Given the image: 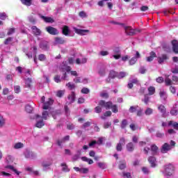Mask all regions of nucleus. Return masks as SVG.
I'll return each instance as SVG.
<instances>
[{"label":"nucleus","instance_id":"1","mask_svg":"<svg viewBox=\"0 0 178 178\" xmlns=\"http://www.w3.org/2000/svg\"><path fill=\"white\" fill-rule=\"evenodd\" d=\"M163 173L167 177H170L175 173V165L170 163L164 165Z\"/></svg>","mask_w":178,"mask_h":178},{"label":"nucleus","instance_id":"2","mask_svg":"<svg viewBox=\"0 0 178 178\" xmlns=\"http://www.w3.org/2000/svg\"><path fill=\"white\" fill-rule=\"evenodd\" d=\"M35 119L36 120V127L38 129H41L43 126H45V123H44V120L41 118V115L36 114L35 115Z\"/></svg>","mask_w":178,"mask_h":178},{"label":"nucleus","instance_id":"3","mask_svg":"<svg viewBox=\"0 0 178 178\" xmlns=\"http://www.w3.org/2000/svg\"><path fill=\"white\" fill-rule=\"evenodd\" d=\"M125 34L127 35L133 36L136 35V29H134L131 26H123Z\"/></svg>","mask_w":178,"mask_h":178},{"label":"nucleus","instance_id":"4","mask_svg":"<svg viewBox=\"0 0 178 178\" xmlns=\"http://www.w3.org/2000/svg\"><path fill=\"white\" fill-rule=\"evenodd\" d=\"M126 144V139L123 137L120 138L119 143L116 145V151L118 152H121V151L123 149V145Z\"/></svg>","mask_w":178,"mask_h":178},{"label":"nucleus","instance_id":"5","mask_svg":"<svg viewBox=\"0 0 178 178\" xmlns=\"http://www.w3.org/2000/svg\"><path fill=\"white\" fill-rule=\"evenodd\" d=\"M99 106H102V108H105V109H111L112 106V102H106L105 100H100L98 104Z\"/></svg>","mask_w":178,"mask_h":178},{"label":"nucleus","instance_id":"6","mask_svg":"<svg viewBox=\"0 0 178 178\" xmlns=\"http://www.w3.org/2000/svg\"><path fill=\"white\" fill-rule=\"evenodd\" d=\"M51 105H54V99L52 98H49L43 104L42 109L47 111L51 109Z\"/></svg>","mask_w":178,"mask_h":178},{"label":"nucleus","instance_id":"7","mask_svg":"<svg viewBox=\"0 0 178 178\" xmlns=\"http://www.w3.org/2000/svg\"><path fill=\"white\" fill-rule=\"evenodd\" d=\"M46 31L49 33V34H51V35H58V34H59L58 29L52 26L46 27Z\"/></svg>","mask_w":178,"mask_h":178},{"label":"nucleus","instance_id":"8","mask_svg":"<svg viewBox=\"0 0 178 178\" xmlns=\"http://www.w3.org/2000/svg\"><path fill=\"white\" fill-rule=\"evenodd\" d=\"M172 149V147L169 143H164L161 148V154H166L168 151H170Z\"/></svg>","mask_w":178,"mask_h":178},{"label":"nucleus","instance_id":"9","mask_svg":"<svg viewBox=\"0 0 178 178\" xmlns=\"http://www.w3.org/2000/svg\"><path fill=\"white\" fill-rule=\"evenodd\" d=\"M157 108L159 113L162 114V117L166 118V107L163 104H158Z\"/></svg>","mask_w":178,"mask_h":178},{"label":"nucleus","instance_id":"10","mask_svg":"<svg viewBox=\"0 0 178 178\" xmlns=\"http://www.w3.org/2000/svg\"><path fill=\"white\" fill-rule=\"evenodd\" d=\"M133 84H136V86H138L140 84V81L137 78L133 79L130 81V83H129L127 85L128 88L131 90V88H133L134 87Z\"/></svg>","mask_w":178,"mask_h":178},{"label":"nucleus","instance_id":"11","mask_svg":"<svg viewBox=\"0 0 178 178\" xmlns=\"http://www.w3.org/2000/svg\"><path fill=\"white\" fill-rule=\"evenodd\" d=\"M148 162L150 163L151 168H155L156 166V159L155 156H149L148 158Z\"/></svg>","mask_w":178,"mask_h":178},{"label":"nucleus","instance_id":"12","mask_svg":"<svg viewBox=\"0 0 178 178\" xmlns=\"http://www.w3.org/2000/svg\"><path fill=\"white\" fill-rule=\"evenodd\" d=\"M74 31L76 34H79V35H84L85 33H90V30L87 29H79L77 28L74 29Z\"/></svg>","mask_w":178,"mask_h":178},{"label":"nucleus","instance_id":"13","mask_svg":"<svg viewBox=\"0 0 178 178\" xmlns=\"http://www.w3.org/2000/svg\"><path fill=\"white\" fill-rule=\"evenodd\" d=\"M172 50L175 54H178V42L176 40L172 41Z\"/></svg>","mask_w":178,"mask_h":178},{"label":"nucleus","instance_id":"14","mask_svg":"<svg viewBox=\"0 0 178 178\" xmlns=\"http://www.w3.org/2000/svg\"><path fill=\"white\" fill-rule=\"evenodd\" d=\"M68 100L70 101V104H73L74 101H76V93L74 92H71V94H70L67 96Z\"/></svg>","mask_w":178,"mask_h":178},{"label":"nucleus","instance_id":"15","mask_svg":"<svg viewBox=\"0 0 178 178\" xmlns=\"http://www.w3.org/2000/svg\"><path fill=\"white\" fill-rule=\"evenodd\" d=\"M31 30L33 34H34L35 35H41V30H40V29H38L36 26H33L31 27Z\"/></svg>","mask_w":178,"mask_h":178},{"label":"nucleus","instance_id":"16","mask_svg":"<svg viewBox=\"0 0 178 178\" xmlns=\"http://www.w3.org/2000/svg\"><path fill=\"white\" fill-rule=\"evenodd\" d=\"M149 55L150 56L146 58L147 62H152V60H154V58H156V53H155V51H151Z\"/></svg>","mask_w":178,"mask_h":178},{"label":"nucleus","instance_id":"17","mask_svg":"<svg viewBox=\"0 0 178 178\" xmlns=\"http://www.w3.org/2000/svg\"><path fill=\"white\" fill-rule=\"evenodd\" d=\"M40 47L41 48V49H43V51H47L48 50V49L49 48L48 47V42H41L40 44Z\"/></svg>","mask_w":178,"mask_h":178},{"label":"nucleus","instance_id":"18","mask_svg":"<svg viewBox=\"0 0 178 178\" xmlns=\"http://www.w3.org/2000/svg\"><path fill=\"white\" fill-rule=\"evenodd\" d=\"M40 17L44 20L46 23H54V22H55L51 17H45L44 15H41Z\"/></svg>","mask_w":178,"mask_h":178},{"label":"nucleus","instance_id":"19","mask_svg":"<svg viewBox=\"0 0 178 178\" xmlns=\"http://www.w3.org/2000/svg\"><path fill=\"white\" fill-rule=\"evenodd\" d=\"M159 60L158 63L161 65L165 62V60H167L168 56L166 54H163L161 57L158 58Z\"/></svg>","mask_w":178,"mask_h":178},{"label":"nucleus","instance_id":"20","mask_svg":"<svg viewBox=\"0 0 178 178\" xmlns=\"http://www.w3.org/2000/svg\"><path fill=\"white\" fill-rule=\"evenodd\" d=\"M60 166L63 167V168H62L63 172H65V173H67V172H70V169L67 166V164H66L65 163H62L60 164Z\"/></svg>","mask_w":178,"mask_h":178},{"label":"nucleus","instance_id":"21","mask_svg":"<svg viewBox=\"0 0 178 178\" xmlns=\"http://www.w3.org/2000/svg\"><path fill=\"white\" fill-rule=\"evenodd\" d=\"M127 151H129V152H133V151H134V144H133V143H129L127 145Z\"/></svg>","mask_w":178,"mask_h":178},{"label":"nucleus","instance_id":"22","mask_svg":"<svg viewBox=\"0 0 178 178\" xmlns=\"http://www.w3.org/2000/svg\"><path fill=\"white\" fill-rule=\"evenodd\" d=\"M25 157L29 159H34V158H35V154H34V153L32 152H27L25 154Z\"/></svg>","mask_w":178,"mask_h":178},{"label":"nucleus","instance_id":"23","mask_svg":"<svg viewBox=\"0 0 178 178\" xmlns=\"http://www.w3.org/2000/svg\"><path fill=\"white\" fill-rule=\"evenodd\" d=\"M5 169H10V170H13V172H15L16 173V175H17V176H19V175H20V172L17 171V170H16L15 168V167H13V165H6Z\"/></svg>","mask_w":178,"mask_h":178},{"label":"nucleus","instance_id":"24","mask_svg":"<svg viewBox=\"0 0 178 178\" xmlns=\"http://www.w3.org/2000/svg\"><path fill=\"white\" fill-rule=\"evenodd\" d=\"M72 70V68L70 67V66H67V65H63L61 67H60V72H69Z\"/></svg>","mask_w":178,"mask_h":178},{"label":"nucleus","instance_id":"25","mask_svg":"<svg viewBox=\"0 0 178 178\" xmlns=\"http://www.w3.org/2000/svg\"><path fill=\"white\" fill-rule=\"evenodd\" d=\"M159 148L156 145H152L151 146V151L152 152V155H156V153L158 152V150Z\"/></svg>","mask_w":178,"mask_h":178},{"label":"nucleus","instance_id":"26","mask_svg":"<svg viewBox=\"0 0 178 178\" xmlns=\"http://www.w3.org/2000/svg\"><path fill=\"white\" fill-rule=\"evenodd\" d=\"M22 5H25V6H31L33 3V0H20Z\"/></svg>","mask_w":178,"mask_h":178},{"label":"nucleus","instance_id":"27","mask_svg":"<svg viewBox=\"0 0 178 178\" xmlns=\"http://www.w3.org/2000/svg\"><path fill=\"white\" fill-rule=\"evenodd\" d=\"M138 110V106H131L129 108V113H136V112H137Z\"/></svg>","mask_w":178,"mask_h":178},{"label":"nucleus","instance_id":"28","mask_svg":"<svg viewBox=\"0 0 178 178\" xmlns=\"http://www.w3.org/2000/svg\"><path fill=\"white\" fill-rule=\"evenodd\" d=\"M70 30H69V26L65 25L63 27V35H69V33H70Z\"/></svg>","mask_w":178,"mask_h":178},{"label":"nucleus","instance_id":"29","mask_svg":"<svg viewBox=\"0 0 178 178\" xmlns=\"http://www.w3.org/2000/svg\"><path fill=\"white\" fill-rule=\"evenodd\" d=\"M116 77L118 78V72L113 70L110 71L108 79H115Z\"/></svg>","mask_w":178,"mask_h":178},{"label":"nucleus","instance_id":"30","mask_svg":"<svg viewBox=\"0 0 178 178\" xmlns=\"http://www.w3.org/2000/svg\"><path fill=\"white\" fill-rule=\"evenodd\" d=\"M51 165H52V162H51V161H42V166L44 169H47V168H49V166H51Z\"/></svg>","mask_w":178,"mask_h":178},{"label":"nucleus","instance_id":"31","mask_svg":"<svg viewBox=\"0 0 178 178\" xmlns=\"http://www.w3.org/2000/svg\"><path fill=\"white\" fill-rule=\"evenodd\" d=\"M48 116H49V113L47 111H44L42 113V120H48Z\"/></svg>","mask_w":178,"mask_h":178},{"label":"nucleus","instance_id":"32","mask_svg":"<svg viewBox=\"0 0 178 178\" xmlns=\"http://www.w3.org/2000/svg\"><path fill=\"white\" fill-rule=\"evenodd\" d=\"M110 109L112 110V112H113V113H118V112H119V109L118 108V105L113 104V103H112Z\"/></svg>","mask_w":178,"mask_h":178},{"label":"nucleus","instance_id":"33","mask_svg":"<svg viewBox=\"0 0 178 178\" xmlns=\"http://www.w3.org/2000/svg\"><path fill=\"white\" fill-rule=\"evenodd\" d=\"M6 162L8 165L13 163V157L11 155H8L6 158Z\"/></svg>","mask_w":178,"mask_h":178},{"label":"nucleus","instance_id":"34","mask_svg":"<svg viewBox=\"0 0 178 178\" xmlns=\"http://www.w3.org/2000/svg\"><path fill=\"white\" fill-rule=\"evenodd\" d=\"M170 113L172 116H177L178 109L176 108V107H174L170 110Z\"/></svg>","mask_w":178,"mask_h":178},{"label":"nucleus","instance_id":"35","mask_svg":"<svg viewBox=\"0 0 178 178\" xmlns=\"http://www.w3.org/2000/svg\"><path fill=\"white\" fill-rule=\"evenodd\" d=\"M66 87H67V88L72 91V90H75L76 88V85L74 83H72L70 82H68L67 84H66Z\"/></svg>","mask_w":178,"mask_h":178},{"label":"nucleus","instance_id":"36","mask_svg":"<svg viewBox=\"0 0 178 178\" xmlns=\"http://www.w3.org/2000/svg\"><path fill=\"white\" fill-rule=\"evenodd\" d=\"M147 90L149 92L147 95H154L155 94V87L149 86Z\"/></svg>","mask_w":178,"mask_h":178},{"label":"nucleus","instance_id":"37","mask_svg":"<svg viewBox=\"0 0 178 178\" xmlns=\"http://www.w3.org/2000/svg\"><path fill=\"white\" fill-rule=\"evenodd\" d=\"M159 95L161 98H162V99H163L164 101H166V99H168V95H166V92L165 91H161L159 92Z\"/></svg>","mask_w":178,"mask_h":178},{"label":"nucleus","instance_id":"38","mask_svg":"<svg viewBox=\"0 0 178 178\" xmlns=\"http://www.w3.org/2000/svg\"><path fill=\"white\" fill-rule=\"evenodd\" d=\"M154 113V110L151 108H147L145 111V114L147 116H149L150 115H152Z\"/></svg>","mask_w":178,"mask_h":178},{"label":"nucleus","instance_id":"39","mask_svg":"<svg viewBox=\"0 0 178 178\" xmlns=\"http://www.w3.org/2000/svg\"><path fill=\"white\" fill-rule=\"evenodd\" d=\"M51 114L54 119H56V116H58V115H60V111L59 110L53 111L51 112Z\"/></svg>","mask_w":178,"mask_h":178},{"label":"nucleus","instance_id":"40","mask_svg":"<svg viewBox=\"0 0 178 178\" xmlns=\"http://www.w3.org/2000/svg\"><path fill=\"white\" fill-rule=\"evenodd\" d=\"M55 41L56 44H65L66 41L63 40V38H56Z\"/></svg>","mask_w":178,"mask_h":178},{"label":"nucleus","instance_id":"41","mask_svg":"<svg viewBox=\"0 0 178 178\" xmlns=\"http://www.w3.org/2000/svg\"><path fill=\"white\" fill-rule=\"evenodd\" d=\"M168 126H172L175 130H178V123L173 121H170L168 122Z\"/></svg>","mask_w":178,"mask_h":178},{"label":"nucleus","instance_id":"42","mask_svg":"<svg viewBox=\"0 0 178 178\" xmlns=\"http://www.w3.org/2000/svg\"><path fill=\"white\" fill-rule=\"evenodd\" d=\"M127 76V74L124 72H120V73H118L117 79H124V77H126Z\"/></svg>","mask_w":178,"mask_h":178},{"label":"nucleus","instance_id":"43","mask_svg":"<svg viewBox=\"0 0 178 178\" xmlns=\"http://www.w3.org/2000/svg\"><path fill=\"white\" fill-rule=\"evenodd\" d=\"M31 83H32L31 79L28 78L27 79H26L25 81L26 87H27L28 88H30L31 87Z\"/></svg>","mask_w":178,"mask_h":178},{"label":"nucleus","instance_id":"44","mask_svg":"<svg viewBox=\"0 0 178 178\" xmlns=\"http://www.w3.org/2000/svg\"><path fill=\"white\" fill-rule=\"evenodd\" d=\"M137 62V58L136 57H132L129 61V64L130 65V66H133V65H136Z\"/></svg>","mask_w":178,"mask_h":178},{"label":"nucleus","instance_id":"45","mask_svg":"<svg viewBox=\"0 0 178 178\" xmlns=\"http://www.w3.org/2000/svg\"><path fill=\"white\" fill-rule=\"evenodd\" d=\"M23 147H24V145L22 143H17L14 145V148L15 149H19V148H23Z\"/></svg>","mask_w":178,"mask_h":178},{"label":"nucleus","instance_id":"46","mask_svg":"<svg viewBox=\"0 0 178 178\" xmlns=\"http://www.w3.org/2000/svg\"><path fill=\"white\" fill-rule=\"evenodd\" d=\"M129 128L131 129V130L132 131H136V130H137V129H138V126L134 123H131L130 125H129Z\"/></svg>","mask_w":178,"mask_h":178},{"label":"nucleus","instance_id":"47","mask_svg":"<svg viewBox=\"0 0 178 178\" xmlns=\"http://www.w3.org/2000/svg\"><path fill=\"white\" fill-rule=\"evenodd\" d=\"M165 86H172L173 84V81H171L169 78L165 79Z\"/></svg>","mask_w":178,"mask_h":178},{"label":"nucleus","instance_id":"48","mask_svg":"<svg viewBox=\"0 0 178 178\" xmlns=\"http://www.w3.org/2000/svg\"><path fill=\"white\" fill-rule=\"evenodd\" d=\"M127 124H128L127 120L126 119L122 120L121 122V129H126V126H127Z\"/></svg>","mask_w":178,"mask_h":178},{"label":"nucleus","instance_id":"49","mask_svg":"<svg viewBox=\"0 0 178 178\" xmlns=\"http://www.w3.org/2000/svg\"><path fill=\"white\" fill-rule=\"evenodd\" d=\"M63 143H66L63 138L61 140H56L57 145H58V147H60V148L63 147L62 144H63Z\"/></svg>","mask_w":178,"mask_h":178},{"label":"nucleus","instance_id":"50","mask_svg":"<svg viewBox=\"0 0 178 178\" xmlns=\"http://www.w3.org/2000/svg\"><path fill=\"white\" fill-rule=\"evenodd\" d=\"M149 95L146 94L145 95V98L143 99V102L146 104L148 105V102H149Z\"/></svg>","mask_w":178,"mask_h":178},{"label":"nucleus","instance_id":"51","mask_svg":"<svg viewBox=\"0 0 178 178\" xmlns=\"http://www.w3.org/2000/svg\"><path fill=\"white\" fill-rule=\"evenodd\" d=\"M16 29L15 28H10L8 29L7 35H12V34H15Z\"/></svg>","mask_w":178,"mask_h":178},{"label":"nucleus","instance_id":"52","mask_svg":"<svg viewBox=\"0 0 178 178\" xmlns=\"http://www.w3.org/2000/svg\"><path fill=\"white\" fill-rule=\"evenodd\" d=\"M95 112L96 113H101V112H102V107L99 105H98L97 106H96L95 108Z\"/></svg>","mask_w":178,"mask_h":178},{"label":"nucleus","instance_id":"53","mask_svg":"<svg viewBox=\"0 0 178 178\" xmlns=\"http://www.w3.org/2000/svg\"><path fill=\"white\" fill-rule=\"evenodd\" d=\"M13 41V38L9 37L7 39L4 40V45H8L10 42H12Z\"/></svg>","mask_w":178,"mask_h":178},{"label":"nucleus","instance_id":"54","mask_svg":"<svg viewBox=\"0 0 178 178\" xmlns=\"http://www.w3.org/2000/svg\"><path fill=\"white\" fill-rule=\"evenodd\" d=\"M0 19L1 20H6L8 19V15L5 13H0Z\"/></svg>","mask_w":178,"mask_h":178},{"label":"nucleus","instance_id":"55","mask_svg":"<svg viewBox=\"0 0 178 178\" xmlns=\"http://www.w3.org/2000/svg\"><path fill=\"white\" fill-rule=\"evenodd\" d=\"M65 94V92L63 90H58L56 92V97H58V98H62Z\"/></svg>","mask_w":178,"mask_h":178},{"label":"nucleus","instance_id":"56","mask_svg":"<svg viewBox=\"0 0 178 178\" xmlns=\"http://www.w3.org/2000/svg\"><path fill=\"white\" fill-rule=\"evenodd\" d=\"M25 111L28 112V113H31V112H33V107H31L30 105H26L25 106Z\"/></svg>","mask_w":178,"mask_h":178},{"label":"nucleus","instance_id":"57","mask_svg":"<svg viewBox=\"0 0 178 178\" xmlns=\"http://www.w3.org/2000/svg\"><path fill=\"white\" fill-rule=\"evenodd\" d=\"M38 59L41 61V62H44V60H45V59H47V56H45V54H40L38 56Z\"/></svg>","mask_w":178,"mask_h":178},{"label":"nucleus","instance_id":"58","mask_svg":"<svg viewBox=\"0 0 178 178\" xmlns=\"http://www.w3.org/2000/svg\"><path fill=\"white\" fill-rule=\"evenodd\" d=\"M82 94H88L90 92V89L88 88H83L81 90Z\"/></svg>","mask_w":178,"mask_h":178},{"label":"nucleus","instance_id":"59","mask_svg":"<svg viewBox=\"0 0 178 178\" xmlns=\"http://www.w3.org/2000/svg\"><path fill=\"white\" fill-rule=\"evenodd\" d=\"M79 16L80 17H82V18H84V17H88L87 13H86V12H84V11H81V12H79Z\"/></svg>","mask_w":178,"mask_h":178},{"label":"nucleus","instance_id":"60","mask_svg":"<svg viewBox=\"0 0 178 178\" xmlns=\"http://www.w3.org/2000/svg\"><path fill=\"white\" fill-rule=\"evenodd\" d=\"M156 83H159V84H161V83H163V81H165V79H163V77L160 76V77H158L156 79Z\"/></svg>","mask_w":178,"mask_h":178},{"label":"nucleus","instance_id":"61","mask_svg":"<svg viewBox=\"0 0 178 178\" xmlns=\"http://www.w3.org/2000/svg\"><path fill=\"white\" fill-rule=\"evenodd\" d=\"M5 125V118L3 117H0V127H3Z\"/></svg>","mask_w":178,"mask_h":178},{"label":"nucleus","instance_id":"62","mask_svg":"<svg viewBox=\"0 0 178 178\" xmlns=\"http://www.w3.org/2000/svg\"><path fill=\"white\" fill-rule=\"evenodd\" d=\"M54 81H55V83H60V76H59V75H56L55 76H54Z\"/></svg>","mask_w":178,"mask_h":178},{"label":"nucleus","instance_id":"63","mask_svg":"<svg viewBox=\"0 0 178 178\" xmlns=\"http://www.w3.org/2000/svg\"><path fill=\"white\" fill-rule=\"evenodd\" d=\"M14 91L16 94H19V92H20V86H14Z\"/></svg>","mask_w":178,"mask_h":178},{"label":"nucleus","instance_id":"64","mask_svg":"<svg viewBox=\"0 0 178 178\" xmlns=\"http://www.w3.org/2000/svg\"><path fill=\"white\" fill-rule=\"evenodd\" d=\"M97 165L100 169H105V163L99 162L97 163Z\"/></svg>","mask_w":178,"mask_h":178}]
</instances>
